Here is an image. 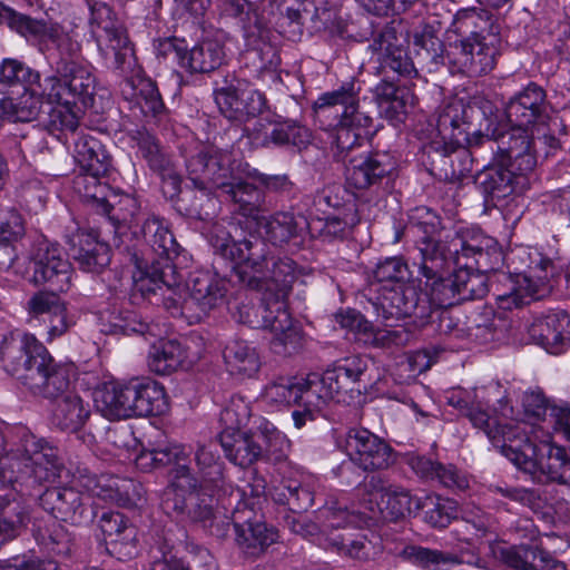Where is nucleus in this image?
<instances>
[{
  "mask_svg": "<svg viewBox=\"0 0 570 570\" xmlns=\"http://www.w3.org/2000/svg\"><path fill=\"white\" fill-rule=\"evenodd\" d=\"M456 272V291L461 302L483 298L492 292L500 308L512 309L541 299L552 288L551 279L559 274L554 262L539 252L522 250L528 255V271L497 272L504 256L498 242L479 229L468 228L455 233L452 242Z\"/></svg>",
  "mask_w": 570,
  "mask_h": 570,
  "instance_id": "obj_1",
  "label": "nucleus"
},
{
  "mask_svg": "<svg viewBox=\"0 0 570 570\" xmlns=\"http://www.w3.org/2000/svg\"><path fill=\"white\" fill-rule=\"evenodd\" d=\"M3 370L33 395L55 400L52 424L61 431H79L90 415L89 404L69 391L72 366L57 362L32 334L4 337L0 345Z\"/></svg>",
  "mask_w": 570,
  "mask_h": 570,
  "instance_id": "obj_2",
  "label": "nucleus"
},
{
  "mask_svg": "<svg viewBox=\"0 0 570 570\" xmlns=\"http://www.w3.org/2000/svg\"><path fill=\"white\" fill-rule=\"evenodd\" d=\"M187 178L208 202L219 189L234 205V210L255 222L266 210L265 191L235 171V159L227 149L197 144L183 151Z\"/></svg>",
  "mask_w": 570,
  "mask_h": 570,
  "instance_id": "obj_3",
  "label": "nucleus"
},
{
  "mask_svg": "<svg viewBox=\"0 0 570 570\" xmlns=\"http://www.w3.org/2000/svg\"><path fill=\"white\" fill-rule=\"evenodd\" d=\"M533 428V423L525 421L508 426L501 453L524 473L543 476L570 490V450L549 441L535 443L531 436Z\"/></svg>",
  "mask_w": 570,
  "mask_h": 570,
  "instance_id": "obj_4",
  "label": "nucleus"
},
{
  "mask_svg": "<svg viewBox=\"0 0 570 570\" xmlns=\"http://www.w3.org/2000/svg\"><path fill=\"white\" fill-rule=\"evenodd\" d=\"M63 468L60 451L52 443L36 436L26 428L16 429V441L0 454V487L17 482L20 478L37 483L53 482Z\"/></svg>",
  "mask_w": 570,
  "mask_h": 570,
  "instance_id": "obj_5",
  "label": "nucleus"
},
{
  "mask_svg": "<svg viewBox=\"0 0 570 570\" xmlns=\"http://www.w3.org/2000/svg\"><path fill=\"white\" fill-rule=\"evenodd\" d=\"M96 78L83 63H62L59 70L43 79L40 96L58 107L51 112V122L62 130L76 131L79 118L75 108L91 105Z\"/></svg>",
  "mask_w": 570,
  "mask_h": 570,
  "instance_id": "obj_6",
  "label": "nucleus"
},
{
  "mask_svg": "<svg viewBox=\"0 0 570 570\" xmlns=\"http://www.w3.org/2000/svg\"><path fill=\"white\" fill-rule=\"evenodd\" d=\"M475 108L463 100H453L444 105L438 112L436 137L425 147L430 160V171L441 179L451 180L454 176L451 155L458 147L475 144L473 125Z\"/></svg>",
  "mask_w": 570,
  "mask_h": 570,
  "instance_id": "obj_7",
  "label": "nucleus"
},
{
  "mask_svg": "<svg viewBox=\"0 0 570 570\" xmlns=\"http://www.w3.org/2000/svg\"><path fill=\"white\" fill-rule=\"evenodd\" d=\"M246 255L247 262L233 268L238 282L250 289L269 292L273 302H284L298 277L296 262L288 256L275 255L264 238L255 240Z\"/></svg>",
  "mask_w": 570,
  "mask_h": 570,
  "instance_id": "obj_8",
  "label": "nucleus"
},
{
  "mask_svg": "<svg viewBox=\"0 0 570 570\" xmlns=\"http://www.w3.org/2000/svg\"><path fill=\"white\" fill-rule=\"evenodd\" d=\"M248 0H226V11L233 17H242L246 50L243 53L245 68L249 79L261 80L267 86L282 81L277 67L279 56L276 48L267 41L268 30L264 27L255 11L250 10Z\"/></svg>",
  "mask_w": 570,
  "mask_h": 570,
  "instance_id": "obj_9",
  "label": "nucleus"
},
{
  "mask_svg": "<svg viewBox=\"0 0 570 570\" xmlns=\"http://www.w3.org/2000/svg\"><path fill=\"white\" fill-rule=\"evenodd\" d=\"M226 292L225 281L216 274L197 272L191 275L187 286L181 282L176 292L169 293L171 296L167 297L166 311L173 317L199 322L224 302Z\"/></svg>",
  "mask_w": 570,
  "mask_h": 570,
  "instance_id": "obj_10",
  "label": "nucleus"
},
{
  "mask_svg": "<svg viewBox=\"0 0 570 570\" xmlns=\"http://www.w3.org/2000/svg\"><path fill=\"white\" fill-rule=\"evenodd\" d=\"M409 222L412 227L417 229L422 236L416 242V248L420 254L419 261L414 265L419 267L422 277H438L440 273H448L451 262H454V252L452 242L449 246L441 239L442 220L441 217L431 208L420 206L414 208Z\"/></svg>",
  "mask_w": 570,
  "mask_h": 570,
  "instance_id": "obj_11",
  "label": "nucleus"
},
{
  "mask_svg": "<svg viewBox=\"0 0 570 570\" xmlns=\"http://www.w3.org/2000/svg\"><path fill=\"white\" fill-rule=\"evenodd\" d=\"M499 46V27L493 23L487 32H472L469 37L451 43L446 55L451 72L470 78L488 75L497 65Z\"/></svg>",
  "mask_w": 570,
  "mask_h": 570,
  "instance_id": "obj_12",
  "label": "nucleus"
},
{
  "mask_svg": "<svg viewBox=\"0 0 570 570\" xmlns=\"http://www.w3.org/2000/svg\"><path fill=\"white\" fill-rule=\"evenodd\" d=\"M219 443L226 458L240 468H248L261 460L281 461L287 446L285 435L274 428L258 432H220Z\"/></svg>",
  "mask_w": 570,
  "mask_h": 570,
  "instance_id": "obj_13",
  "label": "nucleus"
},
{
  "mask_svg": "<svg viewBox=\"0 0 570 570\" xmlns=\"http://www.w3.org/2000/svg\"><path fill=\"white\" fill-rule=\"evenodd\" d=\"M336 443L348 456V461L335 471L338 476L351 465L364 472H376L387 470L396 462V452L390 443L366 428H350Z\"/></svg>",
  "mask_w": 570,
  "mask_h": 570,
  "instance_id": "obj_14",
  "label": "nucleus"
},
{
  "mask_svg": "<svg viewBox=\"0 0 570 570\" xmlns=\"http://www.w3.org/2000/svg\"><path fill=\"white\" fill-rule=\"evenodd\" d=\"M367 368V358L361 355L346 356L335 361L321 380L314 382V386H317L326 401L350 403L361 395ZM363 389H366V384H363Z\"/></svg>",
  "mask_w": 570,
  "mask_h": 570,
  "instance_id": "obj_15",
  "label": "nucleus"
},
{
  "mask_svg": "<svg viewBox=\"0 0 570 570\" xmlns=\"http://www.w3.org/2000/svg\"><path fill=\"white\" fill-rule=\"evenodd\" d=\"M30 262L35 285L58 292L70 288L72 267L59 244L42 235L37 237L30 250Z\"/></svg>",
  "mask_w": 570,
  "mask_h": 570,
  "instance_id": "obj_16",
  "label": "nucleus"
},
{
  "mask_svg": "<svg viewBox=\"0 0 570 570\" xmlns=\"http://www.w3.org/2000/svg\"><path fill=\"white\" fill-rule=\"evenodd\" d=\"M376 302L372 303L377 317L384 321L414 316L421 321L432 317L431 302L413 283L382 285Z\"/></svg>",
  "mask_w": 570,
  "mask_h": 570,
  "instance_id": "obj_17",
  "label": "nucleus"
},
{
  "mask_svg": "<svg viewBox=\"0 0 570 570\" xmlns=\"http://www.w3.org/2000/svg\"><path fill=\"white\" fill-rule=\"evenodd\" d=\"M407 36L401 22L386 23L373 38L370 48L379 53L380 68L389 77L393 72L399 77L413 78L417 70L409 56Z\"/></svg>",
  "mask_w": 570,
  "mask_h": 570,
  "instance_id": "obj_18",
  "label": "nucleus"
},
{
  "mask_svg": "<svg viewBox=\"0 0 570 570\" xmlns=\"http://www.w3.org/2000/svg\"><path fill=\"white\" fill-rule=\"evenodd\" d=\"M39 504L55 519L75 525L87 524L95 517L91 497L72 487L46 489L39 497Z\"/></svg>",
  "mask_w": 570,
  "mask_h": 570,
  "instance_id": "obj_19",
  "label": "nucleus"
},
{
  "mask_svg": "<svg viewBox=\"0 0 570 570\" xmlns=\"http://www.w3.org/2000/svg\"><path fill=\"white\" fill-rule=\"evenodd\" d=\"M132 261L138 268L139 276H134V289L139 292L141 296L159 294L163 297V305L166 308L167 297L171 296L170 292H176L177 286L184 281V276L178 272L176 265L168 263H154L149 258L137 254L132 255Z\"/></svg>",
  "mask_w": 570,
  "mask_h": 570,
  "instance_id": "obj_20",
  "label": "nucleus"
},
{
  "mask_svg": "<svg viewBox=\"0 0 570 570\" xmlns=\"http://www.w3.org/2000/svg\"><path fill=\"white\" fill-rule=\"evenodd\" d=\"M236 504L233 509V522L237 544L248 554L258 556L276 542L278 533L258 519L254 508L246 503Z\"/></svg>",
  "mask_w": 570,
  "mask_h": 570,
  "instance_id": "obj_21",
  "label": "nucleus"
},
{
  "mask_svg": "<svg viewBox=\"0 0 570 570\" xmlns=\"http://www.w3.org/2000/svg\"><path fill=\"white\" fill-rule=\"evenodd\" d=\"M449 405L453 406L459 413L472 423L475 429L485 433L492 444L501 449L504 443L503 436L508 426L517 423L515 420L500 422L497 417L490 415L488 405L478 400V395L473 396L469 392L456 391L448 397Z\"/></svg>",
  "mask_w": 570,
  "mask_h": 570,
  "instance_id": "obj_22",
  "label": "nucleus"
},
{
  "mask_svg": "<svg viewBox=\"0 0 570 570\" xmlns=\"http://www.w3.org/2000/svg\"><path fill=\"white\" fill-rule=\"evenodd\" d=\"M397 159L391 151H373L350 161L346 167L347 183L357 189L380 185L384 178L394 175Z\"/></svg>",
  "mask_w": 570,
  "mask_h": 570,
  "instance_id": "obj_23",
  "label": "nucleus"
},
{
  "mask_svg": "<svg viewBox=\"0 0 570 570\" xmlns=\"http://www.w3.org/2000/svg\"><path fill=\"white\" fill-rule=\"evenodd\" d=\"M237 86L228 85L214 90L215 102L223 116L234 121H246L254 118L266 108L265 96L258 90H243Z\"/></svg>",
  "mask_w": 570,
  "mask_h": 570,
  "instance_id": "obj_24",
  "label": "nucleus"
},
{
  "mask_svg": "<svg viewBox=\"0 0 570 570\" xmlns=\"http://www.w3.org/2000/svg\"><path fill=\"white\" fill-rule=\"evenodd\" d=\"M167 51H171L180 67L189 72H210L218 68L224 59V50L215 40H205L191 49H187L183 41L167 40L163 45Z\"/></svg>",
  "mask_w": 570,
  "mask_h": 570,
  "instance_id": "obj_25",
  "label": "nucleus"
},
{
  "mask_svg": "<svg viewBox=\"0 0 570 570\" xmlns=\"http://www.w3.org/2000/svg\"><path fill=\"white\" fill-rule=\"evenodd\" d=\"M497 558L514 570H566V564L538 546L517 544L499 548Z\"/></svg>",
  "mask_w": 570,
  "mask_h": 570,
  "instance_id": "obj_26",
  "label": "nucleus"
},
{
  "mask_svg": "<svg viewBox=\"0 0 570 570\" xmlns=\"http://www.w3.org/2000/svg\"><path fill=\"white\" fill-rule=\"evenodd\" d=\"M546 91L534 82H530L522 91L512 97L505 106V116L510 125H534L546 114Z\"/></svg>",
  "mask_w": 570,
  "mask_h": 570,
  "instance_id": "obj_27",
  "label": "nucleus"
},
{
  "mask_svg": "<svg viewBox=\"0 0 570 570\" xmlns=\"http://www.w3.org/2000/svg\"><path fill=\"white\" fill-rule=\"evenodd\" d=\"M523 177L517 175L512 169L503 165H487L475 177L487 203L499 207L510 196L517 193L520 179Z\"/></svg>",
  "mask_w": 570,
  "mask_h": 570,
  "instance_id": "obj_28",
  "label": "nucleus"
},
{
  "mask_svg": "<svg viewBox=\"0 0 570 570\" xmlns=\"http://www.w3.org/2000/svg\"><path fill=\"white\" fill-rule=\"evenodd\" d=\"M0 23L7 24L11 31L26 39L27 42L41 46L47 45L48 39L55 37L57 22L50 19L35 18L0 3Z\"/></svg>",
  "mask_w": 570,
  "mask_h": 570,
  "instance_id": "obj_29",
  "label": "nucleus"
},
{
  "mask_svg": "<svg viewBox=\"0 0 570 570\" xmlns=\"http://www.w3.org/2000/svg\"><path fill=\"white\" fill-rule=\"evenodd\" d=\"M141 233L150 250V254L145 253L142 256L154 263L176 265L174 261L178 258L181 247L163 220L157 217L147 218L141 226Z\"/></svg>",
  "mask_w": 570,
  "mask_h": 570,
  "instance_id": "obj_30",
  "label": "nucleus"
},
{
  "mask_svg": "<svg viewBox=\"0 0 570 570\" xmlns=\"http://www.w3.org/2000/svg\"><path fill=\"white\" fill-rule=\"evenodd\" d=\"M68 243L71 256L85 272L99 273L110 263L109 246L92 233L77 230Z\"/></svg>",
  "mask_w": 570,
  "mask_h": 570,
  "instance_id": "obj_31",
  "label": "nucleus"
},
{
  "mask_svg": "<svg viewBox=\"0 0 570 570\" xmlns=\"http://www.w3.org/2000/svg\"><path fill=\"white\" fill-rule=\"evenodd\" d=\"M98 527L106 539L107 551L110 554L131 557L136 550V531L129 525L128 519L120 512H104Z\"/></svg>",
  "mask_w": 570,
  "mask_h": 570,
  "instance_id": "obj_32",
  "label": "nucleus"
},
{
  "mask_svg": "<svg viewBox=\"0 0 570 570\" xmlns=\"http://www.w3.org/2000/svg\"><path fill=\"white\" fill-rule=\"evenodd\" d=\"M361 86L355 79L343 82L338 88L318 96L313 104L317 114H325L333 109L334 117L340 119L352 118L356 114H363L360 107Z\"/></svg>",
  "mask_w": 570,
  "mask_h": 570,
  "instance_id": "obj_33",
  "label": "nucleus"
},
{
  "mask_svg": "<svg viewBox=\"0 0 570 570\" xmlns=\"http://www.w3.org/2000/svg\"><path fill=\"white\" fill-rule=\"evenodd\" d=\"M273 307L272 312H276V314L268 327L274 334L271 341L273 352L284 356L297 353L303 347V334L301 330L294 325L286 309L285 302L275 299Z\"/></svg>",
  "mask_w": 570,
  "mask_h": 570,
  "instance_id": "obj_34",
  "label": "nucleus"
},
{
  "mask_svg": "<svg viewBox=\"0 0 570 570\" xmlns=\"http://www.w3.org/2000/svg\"><path fill=\"white\" fill-rule=\"evenodd\" d=\"M73 145V158L86 176L97 180L107 175L111 159L96 137L80 134Z\"/></svg>",
  "mask_w": 570,
  "mask_h": 570,
  "instance_id": "obj_35",
  "label": "nucleus"
},
{
  "mask_svg": "<svg viewBox=\"0 0 570 570\" xmlns=\"http://www.w3.org/2000/svg\"><path fill=\"white\" fill-rule=\"evenodd\" d=\"M130 382L109 383L95 392L97 410L108 420H122L134 416Z\"/></svg>",
  "mask_w": 570,
  "mask_h": 570,
  "instance_id": "obj_36",
  "label": "nucleus"
},
{
  "mask_svg": "<svg viewBox=\"0 0 570 570\" xmlns=\"http://www.w3.org/2000/svg\"><path fill=\"white\" fill-rule=\"evenodd\" d=\"M407 464L422 479L438 481L443 487L453 490H465L469 488L466 475L453 464L444 465L425 455H411Z\"/></svg>",
  "mask_w": 570,
  "mask_h": 570,
  "instance_id": "obj_37",
  "label": "nucleus"
},
{
  "mask_svg": "<svg viewBox=\"0 0 570 570\" xmlns=\"http://www.w3.org/2000/svg\"><path fill=\"white\" fill-rule=\"evenodd\" d=\"M570 315L560 311L538 320L530 327V335L537 344L543 346L548 352L558 354L569 334Z\"/></svg>",
  "mask_w": 570,
  "mask_h": 570,
  "instance_id": "obj_38",
  "label": "nucleus"
},
{
  "mask_svg": "<svg viewBox=\"0 0 570 570\" xmlns=\"http://www.w3.org/2000/svg\"><path fill=\"white\" fill-rule=\"evenodd\" d=\"M129 382L134 394V416L159 415L165 411L166 393L161 384L149 377L132 379Z\"/></svg>",
  "mask_w": 570,
  "mask_h": 570,
  "instance_id": "obj_39",
  "label": "nucleus"
},
{
  "mask_svg": "<svg viewBox=\"0 0 570 570\" xmlns=\"http://www.w3.org/2000/svg\"><path fill=\"white\" fill-rule=\"evenodd\" d=\"M151 570H218V566L208 549L189 543L180 558L164 551L161 558L151 563Z\"/></svg>",
  "mask_w": 570,
  "mask_h": 570,
  "instance_id": "obj_40",
  "label": "nucleus"
},
{
  "mask_svg": "<svg viewBox=\"0 0 570 570\" xmlns=\"http://www.w3.org/2000/svg\"><path fill=\"white\" fill-rule=\"evenodd\" d=\"M121 95L126 100L134 101L145 116L155 117L165 107L156 83L138 73L124 80Z\"/></svg>",
  "mask_w": 570,
  "mask_h": 570,
  "instance_id": "obj_41",
  "label": "nucleus"
},
{
  "mask_svg": "<svg viewBox=\"0 0 570 570\" xmlns=\"http://www.w3.org/2000/svg\"><path fill=\"white\" fill-rule=\"evenodd\" d=\"M90 10L91 33L96 38L98 50L102 58H108V48L104 47L106 40L126 32L122 23L118 20L116 13L105 2L86 0Z\"/></svg>",
  "mask_w": 570,
  "mask_h": 570,
  "instance_id": "obj_42",
  "label": "nucleus"
},
{
  "mask_svg": "<svg viewBox=\"0 0 570 570\" xmlns=\"http://www.w3.org/2000/svg\"><path fill=\"white\" fill-rule=\"evenodd\" d=\"M374 97L385 117L395 121H400L406 114L407 106L414 104L410 88L395 85L393 79L383 78L374 88Z\"/></svg>",
  "mask_w": 570,
  "mask_h": 570,
  "instance_id": "obj_43",
  "label": "nucleus"
},
{
  "mask_svg": "<svg viewBox=\"0 0 570 570\" xmlns=\"http://www.w3.org/2000/svg\"><path fill=\"white\" fill-rule=\"evenodd\" d=\"M529 127L514 126L507 131L500 132L495 138L482 135L476 129L474 140L476 145H481L485 151L491 155L500 154L501 161H508L509 158L524 144H530L532 135L529 134Z\"/></svg>",
  "mask_w": 570,
  "mask_h": 570,
  "instance_id": "obj_44",
  "label": "nucleus"
},
{
  "mask_svg": "<svg viewBox=\"0 0 570 570\" xmlns=\"http://www.w3.org/2000/svg\"><path fill=\"white\" fill-rule=\"evenodd\" d=\"M415 499L419 498L412 497L407 489L395 484L384 501L370 502V518L399 521L415 511Z\"/></svg>",
  "mask_w": 570,
  "mask_h": 570,
  "instance_id": "obj_45",
  "label": "nucleus"
},
{
  "mask_svg": "<svg viewBox=\"0 0 570 570\" xmlns=\"http://www.w3.org/2000/svg\"><path fill=\"white\" fill-rule=\"evenodd\" d=\"M259 239L261 237L250 235L248 238L235 240L220 223L213 224L208 234L209 244L215 253L233 262L235 264L234 267H238L247 262L246 248L248 250L249 246H254L255 240Z\"/></svg>",
  "mask_w": 570,
  "mask_h": 570,
  "instance_id": "obj_46",
  "label": "nucleus"
},
{
  "mask_svg": "<svg viewBox=\"0 0 570 570\" xmlns=\"http://www.w3.org/2000/svg\"><path fill=\"white\" fill-rule=\"evenodd\" d=\"M312 141L311 130L294 120L275 122L269 130L265 131L261 145L263 147H294L298 150L305 149Z\"/></svg>",
  "mask_w": 570,
  "mask_h": 570,
  "instance_id": "obj_47",
  "label": "nucleus"
},
{
  "mask_svg": "<svg viewBox=\"0 0 570 570\" xmlns=\"http://www.w3.org/2000/svg\"><path fill=\"white\" fill-rule=\"evenodd\" d=\"M223 356L233 375L250 377L258 372L261 366L256 348L240 338L230 340L224 348Z\"/></svg>",
  "mask_w": 570,
  "mask_h": 570,
  "instance_id": "obj_48",
  "label": "nucleus"
},
{
  "mask_svg": "<svg viewBox=\"0 0 570 570\" xmlns=\"http://www.w3.org/2000/svg\"><path fill=\"white\" fill-rule=\"evenodd\" d=\"M269 495L275 503L286 505L293 513L305 512L314 503L311 488L294 479L282 480L271 489Z\"/></svg>",
  "mask_w": 570,
  "mask_h": 570,
  "instance_id": "obj_49",
  "label": "nucleus"
},
{
  "mask_svg": "<svg viewBox=\"0 0 570 570\" xmlns=\"http://www.w3.org/2000/svg\"><path fill=\"white\" fill-rule=\"evenodd\" d=\"M179 472L181 473L175 483L165 490L161 507L167 514H175L177 517L187 515L189 508V491H196L199 481L190 475V469L186 465H180Z\"/></svg>",
  "mask_w": 570,
  "mask_h": 570,
  "instance_id": "obj_50",
  "label": "nucleus"
},
{
  "mask_svg": "<svg viewBox=\"0 0 570 570\" xmlns=\"http://www.w3.org/2000/svg\"><path fill=\"white\" fill-rule=\"evenodd\" d=\"M41 75L38 70L17 58H4L0 62V91L21 87H37L41 90Z\"/></svg>",
  "mask_w": 570,
  "mask_h": 570,
  "instance_id": "obj_51",
  "label": "nucleus"
},
{
  "mask_svg": "<svg viewBox=\"0 0 570 570\" xmlns=\"http://www.w3.org/2000/svg\"><path fill=\"white\" fill-rule=\"evenodd\" d=\"M99 322L100 331L105 334L131 335L145 334L148 331V324L136 312L116 306L101 312Z\"/></svg>",
  "mask_w": 570,
  "mask_h": 570,
  "instance_id": "obj_52",
  "label": "nucleus"
},
{
  "mask_svg": "<svg viewBox=\"0 0 570 570\" xmlns=\"http://www.w3.org/2000/svg\"><path fill=\"white\" fill-rule=\"evenodd\" d=\"M256 225L272 245L287 244L297 236V222L294 213L279 210L269 216L261 215Z\"/></svg>",
  "mask_w": 570,
  "mask_h": 570,
  "instance_id": "obj_53",
  "label": "nucleus"
},
{
  "mask_svg": "<svg viewBox=\"0 0 570 570\" xmlns=\"http://www.w3.org/2000/svg\"><path fill=\"white\" fill-rule=\"evenodd\" d=\"M46 101L36 87L23 89L19 97H7L1 101L3 115L14 122H30L37 119L41 102Z\"/></svg>",
  "mask_w": 570,
  "mask_h": 570,
  "instance_id": "obj_54",
  "label": "nucleus"
},
{
  "mask_svg": "<svg viewBox=\"0 0 570 570\" xmlns=\"http://www.w3.org/2000/svg\"><path fill=\"white\" fill-rule=\"evenodd\" d=\"M186 358V348L179 342L169 340L153 346L148 366L156 374L168 375L181 367Z\"/></svg>",
  "mask_w": 570,
  "mask_h": 570,
  "instance_id": "obj_55",
  "label": "nucleus"
},
{
  "mask_svg": "<svg viewBox=\"0 0 570 570\" xmlns=\"http://www.w3.org/2000/svg\"><path fill=\"white\" fill-rule=\"evenodd\" d=\"M372 121L366 114H356L352 118L340 119L335 135L337 150L343 154L361 146L368 137Z\"/></svg>",
  "mask_w": 570,
  "mask_h": 570,
  "instance_id": "obj_56",
  "label": "nucleus"
},
{
  "mask_svg": "<svg viewBox=\"0 0 570 570\" xmlns=\"http://www.w3.org/2000/svg\"><path fill=\"white\" fill-rule=\"evenodd\" d=\"M414 510H422L424 521L431 527L443 529L456 517V502L449 498L430 493L415 499Z\"/></svg>",
  "mask_w": 570,
  "mask_h": 570,
  "instance_id": "obj_57",
  "label": "nucleus"
},
{
  "mask_svg": "<svg viewBox=\"0 0 570 570\" xmlns=\"http://www.w3.org/2000/svg\"><path fill=\"white\" fill-rule=\"evenodd\" d=\"M312 387L314 382L302 377H279L265 387L264 399L269 404L292 405Z\"/></svg>",
  "mask_w": 570,
  "mask_h": 570,
  "instance_id": "obj_58",
  "label": "nucleus"
},
{
  "mask_svg": "<svg viewBox=\"0 0 570 570\" xmlns=\"http://www.w3.org/2000/svg\"><path fill=\"white\" fill-rule=\"evenodd\" d=\"M448 273H440L438 277L426 276L424 286L428 298L431 302L432 315L435 308H446L461 304V298L456 288V272L450 276Z\"/></svg>",
  "mask_w": 570,
  "mask_h": 570,
  "instance_id": "obj_59",
  "label": "nucleus"
},
{
  "mask_svg": "<svg viewBox=\"0 0 570 570\" xmlns=\"http://www.w3.org/2000/svg\"><path fill=\"white\" fill-rule=\"evenodd\" d=\"M92 199L96 209L99 213L107 215L108 219L117 229L124 227L130 228L134 224H138L137 215L139 207L135 198L124 196L119 199L117 206L111 204L105 197H98L96 194L92 195Z\"/></svg>",
  "mask_w": 570,
  "mask_h": 570,
  "instance_id": "obj_60",
  "label": "nucleus"
},
{
  "mask_svg": "<svg viewBox=\"0 0 570 570\" xmlns=\"http://www.w3.org/2000/svg\"><path fill=\"white\" fill-rule=\"evenodd\" d=\"M413 43L417 56L430 71L436 70L444 63V46L433 26L424 24L413 33Z\"/></svg>",
  "mask_w": 570,
  "mask_h": 570,
  "instance_id": "obj_61",
  "label": "nucleus"
},
{
  "mask_svg": "<svg viewBox=\"0 0 570 570\" xmlns=\"http://www.w3.org/2000/svg\"><path fill=\"white\" fill-rule=\"evenodd\" d=\"M397 556L424 570H440L442 566L459 563L458 557L452 553L415 544L404 546Z\"/></svg>",
  "mask_w": 570,
  "mask_h": 570,
  "instance_id": "obj_62",
  "label": "nucleus"
},
{
  "mask_svg": "<svg viewBox=\"0 0 570 570\" xmlns=\"http://www.w3.org/2000/svg\"><path fill=\"white\" fill-rule=\"evenodd\" d=\"M412 332L403 325L375 327L372 323L363 337L364 345L372 348L394 351L406 346Z\"/></svg>",
  "mask_w": 570,
  "mask_h": 570,
  "instance_id": "obj_63",
  "label": "nucleus"
},
{
  "mask_svg": "<svg viewBox=\"0 0 570 570\" xmlns=\"http://www.w3.org/2000/svg\"><path fill=\"white\" fill-rule=\"evenodd\" d=\"M105 48H108V58H104L108 68L118 71L120 75L129 72L135 73L136 57L127 32H122L105 41Z\"/></svg>",
  "mask_w": 570,
  "mask_h": 570,
  "instance_id": "obj_64",
  "label": "nucleus"
}]
</instances>
